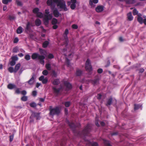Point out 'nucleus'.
Returning a JSON list of instances; mask_svg holds the SVG:
<instances>
[{"label":"nucleus","mask_w":146,"mask_h":146,"mask_svg":"<svg viewBox=\"0 0 146 146\" xmlns=\"http://www.w3.org/2000/svg\"><path fill=\"white\" fill-rule=\"evenodd\" d=\"M56 3H57V6L62 10L64 11L68 10L65 2L63 0H47L46 2L47 5L50 6L52 10L54 9Z\"/></svg>","instance_id":"obj_1"},{"label":"nucleus","mask_w":146,"mask_h":146,"mask_svg":"<svg viewBox=\"0 0 146 146\" xmlns=\"http://www.w3.org/2000/svg\"><path fill=\"white\" fill-rule=\"evenodd\" d=\"M31 57L32 59L38 61L41 64L44 65L45 58L44 56L40 55L38 53H34L32 54Z\"/></svg>","instance_id":"obj_2"},{"label":"nucleus","mask_w":146,"mask_h":146,"mask_svg":"<svg viewBox=\"0 0 146 146\" xmlns=\"http://www.w3.org/2000/svg\"><path fill=\"white\" fill-rule=\"evenodd\" d=\"M50 113L49 114L52 116L54 115H58L60 112L59 108L58 107H56L55 108H52V106L49 107Z\"/></svg>","instance_id":"obj_3"},{"label":"nucleus","mask_w":146,"mask_h":146,"mask_svg":"<svg viewBox=\"0 0 146 146\" xmlns=\"http://www.w3.org/2000/svg\"><path fill=\"white\" fill-rule=\"evenodd\" d=\"M45 13L47 15H45L44 18V21L45 24H48V23L49 20L51 19L52 18L51 15L49 14V10L46 9L45 10Z\"/></svg>","instance_id":"obj_4"},{"label":"nucleus","mask_w":146,"mask_h":146,"mask_svg":"<svg viewBox=\"0 0 146 146\" xmlns=\"http://www.w3.org/2000/svg\"><path fill=\"white\" fill-rule=\"evenodd\" d=\"M91 130V126L90 124L88 123L82 131V134L84 136L88 135Z\"/></svg>","instance_id":"obj_5"},{"label":"nucleus","mask_w":146,"mask_h":146,"mask_svg":"<svg viewBox=\"0 0 146 146\" xmlns=\"http://www.w3.org/2000/svg\"><path fill=\"white\" fill-rule=\"evenodd\" d=\"M85 69L86 71L90 72L92 70V67L91 65L90 60L88 59L85 63Z\"/></svg>","instance_id":"obj_6"},{"label":"nucleus","mask_w":146,"mask_h":146,"mask_svg":"<svg viewBox=\"0 0 146 146\" xmlns=\"http://www.w3.org/2000/svg\"><path fill=\"white\" fill-rule=\"evenodd\" d=\"M76 0H71L70 1L68 2V5H70V8L74 10L76 8Z\"/></svg>","instance_id":"obj_7"},{"label":"nucleus","mask_w":146,"mask_h":146,"mask_svg":"<svg viewBox=\"0 0 146 146\" xmlns=\"http://www.w3.org/2000/svg\"><path fill=\"white\" fill-rule=\"evenodd\" d=\"M100 78L98 76H96L94 78L93 80H91L90 82L94 86H95L99 83Z\"/></svg>","instance_id":"obj_8"},{"label":"nucleus","mask_w":146,"mask_h":146,"mask_svg":"<svg viewBox=\"0 0 146 146\" xmlns=\"http://www.w3.org/2000/svg\"><path fill=\"white\" fill-rule=\"evenodd\" d=\"M64 84L66 88V91H68L72 88V85L68 81H65L64 82Z\"/></svg>","instance_id":"obj_9"},{"label":"nucleus","mask_w":146,"mask_h":146,"mask_svg":"<svg viewBox=\"0 0 146 146\" xmlns=\"http://www.w3.org/2000/svg\"><path fill=\"white\" fill-rule=\"evenodd\" d=\"M34 76V75H33L30 80L27 82L26 83H28V84L30 86L33 85L35 81Z\"/></svg>","instance_id":"obj_10"},{"label":"nucleus","mask_w":146,"mask_h":146,"mask_svg":"<svg viewBox=\"0 0 146 146\" xmlns=\"http://www.w3.org/2000/svg\"><path fill=\"white\" fill-rule=\"evenodd\" d=\"M34 117H36V119H39L40 118L39 114L35 112L33 113L30 117V119Z\"/></svg>","instance_id":"obj_11"},{"label":"nucleus","mask_w":146,"mask_h":146,"mask_svg":"<svg viewBox=\"0 0 146 146\" xmlns=\"http://www.w3.org/2000/svg\"><path fill=\"white\" fill-rule=\"evenodd\" d=\"M104 10V6L103 5H99L96 8V11L98 13Z\"/></svg>","instance_id":"obj_12"},{"label":"nucleus","mask_w":146,"mask_h":146,"mask_svg":"<svg viewBox=\"0 0 146 146\" xmlns=\"http://www.w3.org/2000/svg\"><path fill=\"white\" fill-rule=\"evenodd\" d=\"M54 92L57 94H58L60 91L62 89V86H61L58 89H57L56 87H53L52 88Z\"/></svg>","instance_id":"obj_13"},{"label":"nucleus","mask_w":146,"mask_h":146,"mask_svg":"<svg viewBox=\"0 0 146 146\" xmlns=\"http://www.w3.org/2000/svg\"><path fill=\"white\" fill-rule=\"evenodd\" d=\"M120 1H125L127 4H133L135 3V0H118Z\"/></svg>","instance_id":"obj_14"},{"label":"nucleus","mask_w":146,"mask_h":146,"mask_svg":"<svg viewBox=\"0 0 146 146\" xmlns=\"http://www.w3.org/2000/svg\"><path fill=\"white\" fill-rule=\"evenodd\" d=\"M98 0H90L89 1V5L92 7H94L95 5L93 4V3L94 4H96L98 3Z\"/></svg>","instance_id":"obj_15"},{"label":"nucleus","mask_w":146,"mask_h":146,"mask_svg":"<svg viewBox=\"0 0 146 146\" xmlns=\"http://www.w3.org/2000/svg\"><path fill=\"white\" fill-rule=\"evenodd\" d=\"M53 13L54 16L56 17H59V13L57 9L55 8L54 9H53Z\"/></svg>","instance_id":"obj_16"},{"label":"nucleus","mask_w":146,"mask_h":146,"mask_svg":"<svg viewBox=\"0 0 146 146\" xmlns=\"http://www.w3.org/2000/svg\"><path fill=\"white\" fill-rule=\"evenodd\" d=\"M67 123L71 128L74 129H75L76 125L74 123L72 122H70L68 121H67Z\"/></svg>","instance_id":"obj_17"},{"label":"nucleus","mask_w":146,"mask_h":146,"mask_svg":"<svg viewBox=\"0 0 146 146\" xmlns=\"http://www.w3.org/2000/svg\"><path fill=\"white\" fill-rule=\"evenodd\" d=\"M127 20L129 21H131L133 19V17L132 15L131 12H129L127 14Z\"/></svg>","instance_id":"obj_18"},{"label":"nucleus","mask_w":146,"mask_h":146,"mask_svg":"<svg viewBox=\"0 0 146 146\" xmlns=\"http://www.w3.org/2000/svg\"><path fill=\"white\" fill-rule=\"evenodd\" d=\"M60 83V81L59 79H54L53 81H52V84L55 85H57Z\"/></svg>","instance_id":"obj_19"},{"label":"nucleus","mask_w":146,"mask_h":146,"mask_svg":"<svg viewBox=\"0 0 146 146\" xmlns=\"http://www.w3.org/2000/svg\"><path fill=\"white\" fill-rule=\"evenodd\" d=\"M16 88V86L15 85L12 84H9L7 85V88L10 90Z\"/></svg>","instance_id":"obj_20"},{"label":"nucleus","mask_w":146,"mask_h":146,"mask_svg":"<svg viewBox=\"0 0 146 146\" xmlns=\"http://www.w3.org/2000/svg\"><path fill=\"white\" fill-rule=\"evenodd\" d=\"M31 26H33L32 23L29 22H28L26 25V29L28 31H30L31 28Z\"/></svg>","instance_id":"obj_21"},{"label":"nucleus","mask_w":146,"mask_h":146,"mask_svg":"<svg viewBox=\"0 0 146 146\" xmlns=\"http://www.w3.org/2000/svg\"><path fill=\"white\" fill-rule=\"evenodd\" d=\"M87 145L88 146H98V143L96 142H94L93 143L89 141L88 142Z\"/></svg>","instance_id":"obj_22"},{"label":"nucleus","mask_w":146,"mask_h":146,"mask_svg":"<svg viewBox=\"0 0 146 146\" xmlns=\"http://www.w3.org/2000/svg\"><path fill=\"white\" fill-rule=\"evenodd\" d=\"M21 66V64L20 63H18L16 64L15 66L14 70V73H15L19 70L20 67Z\"/></svg>","instance_id":"obj_23"},{"label":"nucleus","mask_w":146,"mask_h":146,"mask_svg":"<svg viewBox=\"0 0 146 146\" xmlns=\"http://www.w3.org/2000/svg\"><path fill=\"white\" fill-rule=\"evenodd\" d=\"M35 22L36 25L37 27L40 26L41 24V20L38 19H36Z\"/></svg>","instance_id":"obj_24"},{"label":"nucleus","mask_w":146,"mask_h":146,"mask_svg":"<svg viewBox=\"0 0 146 146\" xmlns=\"http://www.w3.org/2000/svg\"><path fill=\"white\" fill-rule=\"evenodd\" d=\"M17 33L20 34L23 32L22 28L21 26L19 27L17 29Z\"/></svg>","instance_id":"obj_25"},{"label":"nucleus","mask_w":146,"mask_h":146,"mask_svg":"<svg viewBox=\"0 0 146 146\" xmlns=\"http://www.w3.org/2000/svg\"><path fill=\"white\" fill-rule=\"evenodd\" d=\"M112 97H110L108 100L107 103L106 104V106L110 105L112 102Z\"/></svg>","instance_id":"obj_26"},{"label":"nucleus","mask_w":146,"mask_h":146,"mask_svg":"<svg viewBox=\"0 0 146 146\" xmlns=\"http://www.w3.org/2000/svg\"><path fill=\"white\" fill-rule=\"evenodd\" d=\"M143 19L141 17H138L137 18V21L141 24H142L143 23Z\"/></svg>","instance_id":"obj_27"},{"label":"nucleus","mask_w":146,"mask_h":146,"mask_svg":"<svg viewBox=\"0 0 146 146\" xmlns=\"http://www.w3.org/2000/svg\"><path fill=\"white\" fill-rule=\"evenodd\" d=\"M103 141L104 143V146H112L110 144L109 141L105 139H103Z\"/></svg>","instance_id":"obj_28"},{"label":"nucleus","mask_w":146,"mask_h":146,"mask_svg":"<svg viewBox=\"0 0 146 146\" xmlns=\"http://www.w3.org/2000/svg\"><path fill=\"white\" fill-rule=\"evenodd\" d=\"M134 110H135L138 109L141 107V105L139 104H134Z\"/></svg>","instance_id":"obj_29"},{"label":"nucleus","mask_w":146,"mask_h":146,"mask_svg":"<svg viewBox=\"0 0 146 146\" xmlns=\"http://www.w3.org/2000/svg\"><path fill=\"white\" fill-rule=\"evenodd\" d=\"M49 44V42L47 41H44L42 44V47L44 48H46Z\"/></svg>","instance_id":"obj_30"},{"label":"nucleus","mask_w":146,"mask_h":146,"mask_svg":"<svg viewBox=\"0 0 146 146\" xmlns=\"http://www.w3.org/2000/svg\"><path fill=\"white\" fill-rule=\"evenodd\" d=\"M82 71L80 70L77 69L76 70V74L77 76H80L82 74Z\"/></svg>","instance_id":"obj_31"},{"label":"nucleus","mask_w":146,"mask_h":146,"mask_svg":"<svg viewBox=\"0 0 146 146\" xmlns=\"http://www.w3.org/2000/svg\"><path fill=\"white\" fill-rule=\"evenodd\" d=\"M46 69L48 70H51V65L49 63H47L45 65Z\"/></svg>","instance_id":"obj_32"},{"label":"nucleus","mask_w":146,"mask_h":146,"mask_svg":"<svg viewBox=\"0 0 146 146\" xmlns=\"http://www.w3.org/2000/svg\"><path fill=\"white\" fill-rule=\"evenodd\" d=\"M57 20L55 18H53L52 19V24L53 25H55L57 23Z\"/></svg>","instance_id":"obj_33"},{"label":"nucleus","mask_w":146,"mask_h":146,"mask_svg":"<svg viewBox=\"0 0 146 146\" xmlns=\"http://www.w3.org/2000/svg\"><path fill=\"white\" fill-rule=\"evenodd\" d=\"M39 9L38 8H34L33 10V13L35 14H37L39 11Z\"/></svg>","instance_id":"obj_34"},{"label":"nucleus","mask_w":146,"mask_h":146,"mask_svg":"<svg viewBox=\"0 0 146 146\" xmlns=\"http://www.w3.org/2000/svg\"><path fill=\"white\" fill-rule=\"evenodd\" d=\"M52 77H56L57 76V73L54 70L52 71Z\"/></svg>","instance_id":"obj_35"},{"label":"nucleus","mask_w":146,"mask_h":146,"mask_svg":"<svg viewBox=\"0 0 146 146\" xmlns=\"http://www.w3.org/2000/svg\"><path fill=\"white\" fill-rule=\"evenodd\" d=\"M36 16L40 18H42L43 17V15L42 13L40 12H38L36 14Z\"/></svg>","instance_id":"obj_36"},{"label":"nucleus","mask_w":146,"mask_h":146,"mask_svg":"<svg viewBox=\"0 0 146 146\" xmlns=\"http://www.w3.org/2000/svg\"><path fill=\"white\" fill-rule=\"evenodd\" d=\"M8 70L11 73H12L13 72H14V69L13 68V67H11L9 68L8 69Z\"/></svg>","instance_id":"obj_37"},{"label":"nucleus","mask_w":146,"mask_h":146,"mask_svg":"<svg viewBox=\"0 0 146 146\" xmlns=\"http://www.w3.org/2000/svg\"><path fill=\"white\" fill-rule=\"evenodd\" d=\"M71 104L70 102H66L64 103V105L66 107H69Z\"/></svg>","instance_id":"obj_38"},{"label":"nucleus","mask_w":146,"mask_h":146,"mask_svg":"<svg viewBox=\"0 0 146 146\" xmlns=\"http://www.w3.org/2000/svg\"><path fill=\"white\" fill-rule=\"evenodd\" d=\"M12 0H2V3L4 4H7L9 2H11Z\"/></svg>","instance_id":"obj_39"},{"label":"nucleus","mask_w":146,"mask_h":146,"mask_svg":"<svg viewBox=\"0 0 146 146\" xmlns=\"http://www.w3.org/2000/svg\"><path fill=\"white\" fill-rule=\"evenodd\" d=\"M69 33V31L68 29H66L65 30V32L64 33V35H65V36H64L65 38V37H67V35Z\"/></svg>","instance_id":"obj_40"},{"label":"nucleus","mask_w":146,"mask_h":146,"mask_svg":"<svg viewBox=\"0 0 146 146\" xmlns=\"http://www.w3.org/2000/svg\"><path fill=\"white\" fill-rule=\"evenodd\" d=\"M21 99L22 101L25 102L27 100V97L26 96H23L21 98Z\"/></svg>","instance_id":"obj_41"},{"label":"nucleus","mask_w":146,"mask_h":146,"mask_svg":"<svg viewBox=\"0 0 146 146\" xmlns=\"http://www.w3.org/2000/svg\"><path fill=\"white\" fill-rule=\"evenodd\" d=\"M138 11L137 10L135 9L133 10V14L134 15H137L138 14Z\"/></svg>","instance_id":"obj_42"},{"label":"nucleus","mask_w":146,"mask_h":146,"mask_svg":"<svg viewBox=\"0 0 146 146\" xmlns=\"http://www.w3.org/2000/svg\"><path fill=\"white\" fill-rule=\"evenodd\" d=\"M25 58L26 60H29L30 59V56L29 54H27L25 56Z\"/></svg>","instance_id":"obj_43"},{"label":"nucleus","mask_w":146,"mask_h":146,"mask_svg":"<svg viewBox=\"0 0 146 146\" xmlns=\"http://www.w3.org/2000/svg\"><path fill=\"white\" fill-rule=\"evenodd\" d=\"M30 106L31 107L35 108L36 106V105L35 103L32 102L30 104Z\"/></svg>","instance_id":"obj_44"},{"label":"nucleus","mask_w":146,"mask_h":146,"mask_svg":"<svg viewBox=\"0 0 146 146\" xmlns=\"http://www.w3.org/2000/svg\"><path fill=\"white\" fill-rule=\"evenodd\" d=\"M42 74L46 76L48 74V72L47 70H45L42 71Z\"/></svg>","instance_id":"obj_45"},{"label":"nucleus","mask_w":146,"mask_h":146,"mask_svg":"<svg viewBox=\"0 0 146 146\" xmlns=\"http://www.w3.org/2000/svg\"><path fill=\"white\" fill-rule=\"evenodd\" d=\"M15 17L13 15H10L9 16V19L11 21L15 19Z\"/></svg>","instance_id":"obj_46"},{"label":"nucleus","mask_w":146,"mask_h":146,"mask_svg":"<svg viewBox=\"0 0 146 146\" xmlns=\"http://www.w3.org/2000/svg\"><path fill=\"white\" fill-rule=\"evenodd\" d=\"M13 52L16 53L19 51V50L17 47H16L13 48Z\"/></svg>","instance_id":"obj_47"},{"label":"nucleus","mask_w":146,"mask_h":146,"mask_svg":"<svg viewBox=\"0 0 146 146\" xmlns=\"http://www.w3.org/2000/svg\"><path fill=\"white\" fill-rule=\"evenodd\" d=\"M54 57V55L52 54H49L48 56V58L49 59H52Z\"/></svg>","instance_id":"obj_48"},{"label":"nucleus","mask_w":146,"mask_h":146,"mask_svg":"<svg viewBox=\"0 0 146 146\" xmlns=\"http://www.w3.org/2000/svg\"><path fill=\"white\" fill-rule=\"evenodd\" d=\"M72 27L73 29H77L78 28V26L76 24H73L72 26Z\"/></svg>","instance_id":"obj_49"},{"label":"nucleus","mask_w":146,"mask_h":146,"mask_svg":"<svg viewBox=\"0 0 146 146\" xmlns=\"http://www.w3.org/2000/svg\"><path fill=\"white\" fill-rule=\"evenodd\" d=\"M42 81L43 84H46L48 82V79L47 78H44Z\"/></svg>","instance_id":"obj_50"},{"label":"nucleus","mask_w":146,"mask_h":146,"mask_svg":"<svg viewBox=\"0 0 146 146\" xmlns=\"http://www.w3.org/2000/svg\"><path fill=\"white\" fill-rule=\"evenodd\" d=\"M21 93L20 91V89L19 88H17L15 90V93L17 94H19Z\"/></svg>","instance_id":"obj_51"},{"label":"nucleus","mask_w":146,"mask_h":146,"mask_svg":"<svg viewBox=\"0 0 146 146\" xmlns=\"http://www.w3.org/2000/svg\"><path fill=\"white\" fill-rule=\"evenodd\" d=\"M16 64L15 61L12 60L10 62V64L11 66H13L15 65Z\"/></svg>","instance_id":"obj_52"},{"label":"nucleus","mask_w":146,"mask_h":146,"mask_svg":"<svg viewBox=\"0 0 146 146\" xmlns=\"http://www.w3.org/2000/svg\"><path fill=\"white\" fill-rule=\"evenodd\" d=\"M16 2L17 4V5L18 6H21L22 5L21 2L20 1H17Z\"/></svg>","instance_id":"obj_53"},{"label":"nucleus","mask_w":146,"mask_h":146,"mask_svg":"<svg viewBox=\"0 0 146 146\" xmlns=\"http://www.w3.org/2000/svg\"><path fill=\"white\" fill-rule=\"evenodd\" d=\"M12 60H14L15 61H16L17 60H18V58L16 56H14L13 57H12L11 58Z\"/></svg>","instance_id":"obj_54"},{"label":"nucleus","mask_w":146,"mask_h":146,"mask_svg":"<svg viewBox=\"0 0 146 146\" xmlns=\"http://www.w3.org/2000/svg\"><path fill=\"white\" fill-rule=\"evenodd\" d=\"M37 92L36 91L34 90L32 92V95L33 96L35 97L37 95Z\"/></svg>","instance_id":"obj_55"},{"label":"nucleus","mask_w":146,"mask_h":146,"mask_svg":"<svg viewBox=\"0 0 146 146\" xmlns=\"http://www.w3.org/2000/svg\"><path fill=\"white\" fill-rule=\"evenodd\" d=\"M14 137V135H10L9 136V141L10 142H11L13 140Z\"/></svg>","instance_id":"obj_56"},{"label":"nucleus","mask_w":146,"mask_h":146,"mask_svg":"<svg viewBox=\"0 0 146 146\" xmlns=\"http://www.w3.org/2000/svg\"><path fill=\"white\" fill-rule=\"evenodd\" d=\"M103 70L102 68H99L97 70V72L99 74H101L103 72Z\"/></svg>","instance_id":"obj_57"},{"label":"nucleus","mask_w":146,"mask_h":146,"mask_svg":"<svg viewBox=\"0 0 146 146\" xmlns=\"http://www.w3.org/2000/svg\"><path fill=\"white\" fill-rule=\"evenodd\" d=\"M66 63L67 64L68 66L70 65V62L69 60L67 58H66Z\"/></svg>","instance_id":"obj_58"},{"label":"nucleus","mask_w":146,"mask_h":146,"mask_svg":"<svg viewBox=\"0 0 146 146\" xmlns=\"http://www.w3.org/2000/svg\"><path fill=\"white\" fill-rule=\"evenodd\" d=\"M22 94L23 95H25L27 94V92L25 90H23L21 92Z\"/></svg>","instance_id":"obj_59"},{"label":"nucleus","mask_w":146,"mask_h":146,"mask_svg":"<svg viewBox=\"0 0 146 146\" xmlns=\"http://www.w3.org/2000/svg\"><path fill=\"white\" fill-rule=\"evenodd\" d=\"M44 79V76H41L39 78L40 81H42Z\"/></svg>","instance_id":"obj_60"},{"label":"nucleus","mask_w":146,"mask_h":146,"mask_svg":"<svg viewBox=\"0 0 146 146\" xmlns=\"http://www.w3.org/2000/svg\"><path fill=\"white\" fill-rule=\"evenodd\" d=\"M19 41V39L17 38H15L13 41V42L14 43H17Z\"/></svg>","instance_id":"obj_61"},{"label":"nucleus","mask_w":146,"mask_h":146,"mask_svg":"<svg viewBox=\"0 0 146 146\" xmlns=\"http://www.w3.org/2000/svg\"><path fill=\"white\" fill-rule=\"evenodd\" d=\"M102 97V95L100 94H98L97 95V98L98 100L101 99Z\"/></svg>","instance_id":"obj_62"},{"label":"nucleus","mask_w":146,"mask_h":146,"mask_svg":"<svg viewBox=\"0 0 146 146\" xmlns=\"http://www.w3.org/2000/svg\"><path fill=\"white\" fill-rule=\"evenodd\" d=\"M45 97H44V98H39V101L42 102H44Z\"/></svg>","instance_id":"obj_63"},{"label":"nucleus","mask_w":146,"mask_h":146,"mask_svg":"<svg viewBox=\"0 0 146 146\" xmlns=\"http://www.w3.org/2000/svg\"><path fill=\"white\" fill-rule=\"evenodd\" d=\"M139 73H142L144 71V70L143 68H141L139 69Z\"/></svg>","instance_id":"obj_64"}]
</instances>
